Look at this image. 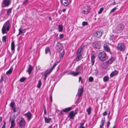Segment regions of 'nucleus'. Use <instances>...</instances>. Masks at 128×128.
I'll list each match as a JSON object with an SVG mask.
<instances>
[{
  "label": "nucleus",
  "instance_id": "1",
  "mask_svg": "<svg viewBox=\"0 0 128 128\" xmlns=\"http://www.w3.org/2000/svg\"><path fill=\"white\" fill-rule=\"evenodd\" d=\"M10 21L7 20L4 23L2 29V34L7 33L10 29Z\"/></svg>",
  "mask_w": 128,
  "mask_h": 128
},
{
  "label": "nucleus",
  "instance_id": "49",
  "mask_svg": "<svg viewBox=\"0 0 128 128\" xmlns=\"http://www.w3.org/2000/svg\"><path fill=\"white\" fill-rule=\"evenodd\" d=\"M107 112L106 111L104 113L102 114V115L103 116H105L107 114Z\"/></svg>",
  "mask_w": 128,
  "mask_h": 128
},
{
  "label": "nucleus",
  "instance_id": "51",
  "mask_svg": "<svg viewBox=\"0 0 128 128\" xmlns=\"http://www.w3.org/2000/svg\"><path fill=\"white\" fill-rule=\"evenodd\" d=\"M101 123L102 124H104L105 122V120L104 119L102 118V120H101Z\"/></svg>",
  "mask_w": 128,
  "mask_h": 128
},
{
  "label": "nucleus",
  "instance_id": "35",
  "mask_svg": "<svg viewBox=\"0 0 128 128\" xmlns=\"http://www.w3.org/2000/svg\"><path fill=\"white\" fill-rule=\"evenodd\" d=\"M7 36H3L2 38V40L3 42H5L6 41Z\"/></svg>",
  "mask_w": 128,
  "mask_h": 128
},
{
  "label": "nucleus",
  "instance_id": "60",
  "mask_svg": "<svg viewBox=\"0 0 128 128\" xmlns=\"http://www.w3.org/2000/svg\"><path fill=\"white\" fill-rule=\"evenodd\" d=\"M66 10V8H64V9H63L62 10V11L63 12H64Z\"/></svg>",
  "mask_w": 128,
  "mask_h": 128
},
{
  "label": "nucleus",
  "instance_id": "54",
  "mask_svg": "<svg viewBox=\"0 0 128 128\" xmlns=\"http://www.w3.org/2000/svg\"><path fill=\"white\" fill-rule=\"evenodd\" d=\"M44 79L45 80L46 79V78H47V76H48V75L47 74H44Z\"/></svg>",
  "mask_w": 128,
  "mask_h": 128
},
{
  "label": "nucleus",
  "instance_id": "15",
  "mask_svg": "<svg viewBox=\"0 0 128 128\" xmlns=\"http://www.w3.org/2000/svg\"><path fill=\"white\" fill-rule=\"evenodd\" d=\"M10 106L12 108L14 112H16V106L15 103L14 102H11L10 104Z\"/></svg>",
  "mask_w": 128,
  "mask_h": 128
},
{
  "label": "nucleus",
  "instance_id": "2",
  "mask_svg": "<svg viewBox=\"0 0 128 128\" xmlns=\"http://www.w3.org/2000/svg\"><path fill=\"white\" fill-rule=\"evenodd\" d=\"M17 122L19 126L21 127H24L26 125V122L22 117L19 118L17 120Z\"/></svg>",
  "mask_w": 128,
  "mask_h": 128
},
{
  "label": "nucleus",
  "instance_id": "47",
  "mask_svg": "<svg viewBox=\"0 0 128 128\" xmlns=\"http://www.w3.org/2000/svg\"><path fill=\"white\" fill-rule=\"evenodd\" d=\"M110 124V121H108V123L107 125V128H108Z\"/></svg>",
  "mask_w": 128,
  "mask_h": 128
},
{
  "label": "nucleus",
  "instance_id": "14",
  "mask_svg": "<svg viewBox=\"0 0 128 128\" xmlns=\"http://www.w3.org/2000/svg\"><path fill=\"white\" fill-rule=\"evenodd\" d=\"M102 34V32L100 31H98L95 34V35L98 38L100 37Z\"/></svg>",
  "mask_w": 128,
  "mask_h": 128
},
{
  "label": "nucleus",
  "instance_id": "55",
  "mask_svg": "<svg viewBox=\"0 0 128 128\" xmlns=\"http://www.w3.org/2000/svg\"><path fill=\"white\" fill-rule=\"evenodd\" d=\"M104 124H101L100 126V128H102V127L103 126Z\"/></svg>",
  "mask_w": 128,
  "mask_h": 128
},
{
  "label": "nucleus",
  "instance_id": "42",
  "mask_svg": "<svg viewBox=\"0 0 128 128\" xmlns=\"http://www.w3.org/2000/svg\"><path fill=\"white\" fill-rule=\"evenodd\" d=\"M28 2V0H25L23 3V4L24 5L26 4Z\"/></svg>",
  "mask_w": 128,
  "mask_h": 128
},
{
  "label": "nucleus",
  "instance_id": "50",
  "mask_svg": "<svg viewBox=\"0 0 128 128\" xmlns=\"http://www.w3.org/2000/svg\"><path fill=\"white\" fill-rule=\"evenodd\" d=\"M60 39L64 37V35L62 34H60Z\"/></svg>",
  "mask_w": 128,
  "mask_h": 128
},
{
  "label": "nucleus",
  "instance_id": "28",
  "mask_svg": "<svg viewBox=\"0 0 128 128\" xmlns=\"http://www.w3.org/2000/svg\"><path fill=\"white\" fill-rule=\"evenodd\" d=\"M11 50L12 51L14 50V41H12L11 43Z\"/></svg>",
  "mask_w": 128,
  "mask_h": 128
},
{
  "label": "nucleus",
  "instance_id": "5",
  "mask_svg": "<svg viewBox=\"0 0 128 128\" xmlns=\"http://www.w3.org/2000/svg\"><path fill=\"white\" fill-rule=\"evenodd\" d=\"M124 28V26L122 24H120L117 26L113 31L117 33L121 32L123 30Z\"/></svg>",
  "mask_w": 128,
  "mask_h": 128
},
{
  "label": "nucleus",
  "instance_id": "19",
  "mask_svg": "<svg viewBox=\"0 0 128 128\" xmlns=\"http://www.w3.org/2000/svg\"><path fill=\"white\" fill-rule=\"evenodd\" d=\"M69 116L70 119H73L74 118L75 116L74 114V111H72L70 112L69 114Z\"/></svg>",
  "mask_w": 128,
  "mask_h": 128
},
{
  "label": "nucleus",
  "instance_id": "57",
  "mask_svg": "<svg viewBox=\"0 0 128 128\" xmlns=\"http://www.w3.org/2000/svg\"><path fill=\"white\" fill-rule=\"evenodd\" d=\"M82 80V78L81 77H80L79 78V82H80V81Z\"/></svg>",
  "mask_w": 128,
  "mask_h": 128
},
{
  "label": "nucleus",
  "instance_id": "11",
  "mask_svg": "<svg viewBox=\"0 0 128 128\" xmlns=\"http://www.w3.org/2000/svg\"><path fill=\"white\" fill-rule=\"evenodd\" d=\"M83 89L82 88H81L78 89L76 96H78L79 98L82 96L83 92Z\"/></svg>",
  "mask_w": 128,
  "mask_h": 128
},
{
  "label": "nucleus",
  "instance_id": "58",
  "mask_svg": "<svg viewBox=\"0 0 128 128\" xmlns=\"http://www.w3.org/2000/svg\"><path fill=\"white\" fill-rule=\"evenodd\" d=\"M77 114V112L75 111L74 112V115L75 116V115L76 114Z\"/></svg>",
  "mask_w": 128,
  "mask_h": 128
},
{
  "label": "nucleus",
  "instance_id": "22",
  "mask_svg": "<svg viewBox=\"0 0 128 128\" xmlns=\"http://www.w3.org/2000/svg\"><path fill=\"white\" fill-rule=\"evenodd\" d=\"M82 57V54H76V60L77 61H78L80 60H81Z\"/></svg>",
  "mask_w": 128,
  "mask_h": 128
},
{
  "label": "nucleus",
  "instance_id": "9",
  "mask_svg": "<svg viewBox=\"0 0 128 128\" xmlns=\"http://www.w3.org/2000/svg\"><path fill=\"white\" fill-rule=\"evenodd\" d=\"M94 44L93 45L96 48H98L100 47V41H96L94 43Z\"/></svg>",
  "mask_w": 128,
  "mask_h": 128
},
{
  "label": "nucleus",
  "instance_id": "27",
  "mask_svg": "<svg viewBox=\"0 0 128 128\" xmlns=\"http://www.w3.org/2000/svg\"><path fill=\"white\" fill-rule=\"evenodd\" d=\"M45 52L46 54H47L48 52H49L50 54V50L49 48L48 47H46L45 49Z\"/></svg>",
  "mask_w": 128,
  "mask_h": 128
},
{
  "label": "nucleus",
  "instance_id": "41",
  "mask_svg": "<svg viewBox=\"0 0 128 128\" xmlns=\"http://www.w3.org/2000/svg\"><path fill=\"white\" fill-rule=\"evenodd\" d=\"M116 7H115L112 10H111V11L110 13V14L112 12H114V11H115V10H116Z\"/></svg>",
  "mask_w": 128,
  "mask_h": 128
},
{
  "label": "nucleus",
  "instance_id": "4",
  "mask_svg": "<svg viewBox=\"0 0 128 128\" xmlns=\"http://www.w3.org/2000/svg\"><path fill=\"white\" fill-rule=\"evenodd\" d=\"M20 112H18L16 116L14 114L13 115V116H10L9 121L11 122V126L10 128H12L15 126V125L14 122L16 116L20 114Z\"/></svg>",
  "mask_w": 128,
  "mask_h": 128
},
{
  "label": "nucleus",
  "instance_id": "20",
  "mask_svg": "<svg viewBox=\"0 0 128 128\" xmlns=\"http://www.w3.org/2000/svg\"><path fill=\"white\" fill-rule=\"evenodd\" d=\"M118 71L115 70L112 72L110 74V76L112 77L113 76L117 74H118Z\"/></svg>",
  "mask_w": 128,
  "mask_h": 128
},
{
  "label": "nucleus",
  "instance_id": "16",
  "mask_svg": "<svg viewBox=\"0 0 128 128\" xmlns=\"http://www.w3.org/2000/svg\"><path fill=\"white\" fill-rule=\"evenodd\" d=\"M10 3V0H4L3 3L5 6H8Z\"/></svg>",
  "mask_w": 128,
  "mask_h": 128
},
{
  "label": "nucleus",
  "instance_id": "37",
  "mask_svg": "<svg viewBox=\"0 0 128 128\" xmlns=\"http://www.w3.org/2000/svg\"><path fill=\"white\" fill-rule=\"evenodd\" d=\"M91 108L89 107L87 108L86 110V111L88 112V115H90L91 112Z\"/></svg>",
  "mask_w": 128,
  "mask_h": 128
},
{
  "label": "nucleus",
  "instance_id": "12",
  "mask_svg": "<svg viewBox=\"0 0 128 128\" xmlns=\"http://www.w3.org/2000/svg\"><path fill=\"white\" fill-rule=\"evenodd\" d=\"M24 115L27 118L28 121H29L32 118V114L30 112H28L24 114Z\"/></svg>",
  "mask_w": 128,
  "mask_h": 128
},
{
  "label": "nucleus",
  "instance_id": "46",
  "mask_svg": "<svg viewBox=\"0 0 128 128\" xmlns=\"http://www.w3.org/2000/svg\"><path fill=\"white\" fill-rule=\"evenodd\" d=\"M56 64H57L56 63H54V65H53L52 67L50 68L51 69H52V70L55 67V66H56Z\"/></svg>",
  "mask_w": 128,
  "mask_h": 128
},
{
  "label": "nucleus",
  "instance_id": "56",
  "mask_svg": "<svg viewBox=\"0 0 128 128\" xmlns=\"http://www.w3.org/2000/svg\"><path fill=\"white\" fill-rule=\"evenodd\" d=\"M50 101L52 102V96H50Z\"/></svg>",
  "mask_w": 128,
  "mask_h": 128
},
{
  "label": "nucleus",
  "instance_id": "25",
  "mask_svg": "<svg viewBox=\"0 0 128 128\" xmlns=\"http://www.w3.org/2000/svg\"><path fill=\"white\" fill-rule=\"evenodd\" d=\"M44 118L46 123H49L51 120V119L50 118H47L45 117H44Z\"/></svg>",
  "mask_w": 128,
  "mask_h": 128
},
{
  "label": "nucleus",
  "instance_id": "62",
  "mask_svg": "<svg viewBox=\"0 0 128 128\" xmlns=\"http://www.w3.org/2000/svg\"><path fill=\"white\" fill-rule=\"evenodd\" d=\"M48 128H52V126L51 125Z\"/></svg>",
  "mask_w": 128,
  "mask_h": 128
},
{
  "label": "nucleus",
  "instance_id": "29",
  "mask_svg": "<svg viewBox=\"0 0 128 128\" xmlns=\"http://www.w3.org/2000/svg\"><path fill=\"white\" fill-rule=\"evenodd\" d=\"M52 69L50 68V69H48L47 70L45 73H44L45 74L48 75L49 74H50V72L52 71Z\"/></svg>",
  "mask_w": 128,
  "mask_h": 128
},
{
  "label": "nucleus",
  "instance_id": "53",
  "mask_svg": "<svg viewBox=\"0 0 128 128\" xmlns=\"http://www.w3.org/2000/svg\"><path fill=\"white\" fill-rule=\"evenodd\" d=\"M84 123L82 122V123H80V127H83V126L84 125Z\"/></svg>",
  "mask_w": 128,
  "mask_h": 128
},
{
  "label": "nucleus",
  "instance_id": "26",
  "mask_svg": "<svg viewBox=\"0 0 128 128\" xmlns=\"http://www.w3.org/2000/svg\"><path fill=\"white\" fill-rule=\"evenodd\" d=\"M83 49V48L82 47L80 48L77 50L76 54H82L81 52Z\"/></svg>",
  "mask_w": 128,
  "mask_h": 128
},
{
  "label": "nucleus",
  "instance_id": "6",
  "mask_svg": "<svg viewBox=\"0 0 128 128\" xmlns=\"http://www.w3.org/2000/svg\"><path fill=\"white\" fill-rule=\"evenodd\" d=\"M90 8L89 6H84L82 10L83 13L85 14H87L90 12Z\"/></svg>",
  "mask_w": 128,
  "mask_h": 128
},
{
  "label": "nucleus",
  "instance_id": "48",
  "mask_svg": "<svg viewBox=\"0 0 128 128\" xmlns=\"http://www.w3.org/2000/svg\"><path fill=\"white\" fill-rule=\"evenodd\" d=\"M4 80V78L2 76H1L0 80V82H2Z\"/></svg>",
  "mask_w": 128,
  "mask_h": 128
},
{
  "label": "nucleus",
  "instance_id": "31",
  "mask_svg": "<svg viewBox=\"0 0 128 128\" xmlns=\"http://www.w3.org/2000/svg\"><path fill=\"white\" fill-rule=\"evenodd\" d=\"M109 79V78L107 76H106L103 78V81L104 82H107Z\"/></svg>",
  "mask_w": 128,
  "mask_h": 128
},
{
  "label": "nucleus",
  "instance_id": "33",
  "mask_svg": "<svg viewBox=\"0 0 128 128\" xmlns=\"http://www.w3.org/2000/svg\"><path fill=\"white\" fill-rule=\"evenodd\" d=\"M12 68H10L8 71L6 72V74L7 75L10 74L12 72Z\"/></svg>",
  "mask_w": 128,
  "mask_h": 128
},
{
  "label": "nucleus",
  "instance_id": "10",
  "mask_svg": "<svg viewBox=\"0 0 128 128\" xmlns=\"http://www.w3.org/2000/svg\"><path fill=\"white\" fill-rule=\"evenodd\" d=\"M62 3L64 6H67L69 4V0H61Z\"/></svg>",
  "mask_w": 128,
  "mask_h": 128
},
{
  "label": "nucleus",
  "instance_id": "23",
  "mask_svg": "<svg viewBox=\"0 0 128 128\" xmlns=\"http://www.w3.org/2000/svg\"><path fill=\"white\" fill-rule=\"evenodd\" d=\"M104 49L107 52H110V49L109 48L108 45L106 44H104Z\"/></svg>",
  "mask_w": 128,
  "mask_h": 128
},
{
  "label": "nucleus",
  "instance_id": "38",
  "mask_svg": "<svg viewBox=\"0 0 128 128\" xmlns=\"http://www.w3.org/2000/svg\"><path fill=\"white\" fill-rule=\"evenodd\" d=\"M26 78H25L22 77L20 79L19 81L21 82H23L26 80Z\"/></svg>",
  "mask_w": 128,
  "mask_h": 128
},
{
  "label": "nucleus",
  "instance_id": "3",
  "mask_svg": "<svg viewBox=\"0 0 128 128\" xmlns=\"http://www.w3.org/2000/svg\"><path fill=\"white\" fill-rule=\"evenodd\" d=\"M98 56L99 60L102 61L106 60L107 57L106 55L104 52H100L98 54Z\"/></svg>",
  "mask_w": 128,
  "mask_h": 128
},
{
  "label": "nucleus",
  "instance_id": "34",
  "mask_svg": "<svg viewBox=\"0 0 128 128\" xmlns=\"http://www.w3.org/2000/svg\"><path fill=\"white\" fill-rule=\"evenodd\" d=\"M42 84L41 80H39L38 81V83L37 86V87L38 88H40L42 85Z\"/></svg>",
  "mask_w": 128,
  "mask_h": 128
},
{
  "label": "nucleus",
  "instance_id": "64",
  "mask_svg": "<svg viewBox=\"0 0 128 128\" xmlns=\"http://www.w3.org/2000/svg\"><path fill=\"white\" fill-rule=\"evenodd\" d=\"M44 113L45 114H46V109H45V108H44Z\"/></svg>",
  "mask_w": 128,
  "mask_h": 128
},
{
  "label": "nucleus",
  "instance_id": "13",
  "mask_svg": "<svg viewBox=\"0 0 128 128\" xmlns=\"http://www.w3.org/2000/svg\"><path fill=\"white\" fill-rule=\"evenodd\" d=\"M96 54H91V62L92 63V65H93L94 62V60L96 57Z\"/></svg>",
  "mask_w": 128,
  "mask_h": 128
},
{
  "label": "nucleus",
  "instance_id": "43",
  "mask_svg": "<svg viewBox=\"0 0 128 128\" xmlns=\"http://www.w3.org/2000/svg\"><path fill=\"white\" fill-rule=\"evenodd\" d=\"M82 24L83 26H84L86 25H87L88 23L87 22H82Z\"/></svg>",
  "mask_w": 128,
  "mask_h": 128
},
{
  "label": "nucleus",
  "instance_id": "61",
  "mask_svg": "<svg viewBox=\"0 0 128 128\" xmlns=\"http://www.w3.org/2000/svg\"><path fill=\"white\" fill-rule=\"evenodd\" d=\"M5 127V125L4 124V125L2 127V128H4Z\"/></svg>",
  "mask_w": 128,
  "mask_h": 128
},
{
  "label": "nucleus",
  "instance_id": "52",
  "mask_svg": "<svg viewBox=\"0 0 128 128\" xmlns=\"http://www.w3.org/2000/svg\"><path fill=\"white\" fill-rule=\"evenodd\" d=\"M114 36L113 35H112L110 36V40H112L113 39V38H114Z\"/></svg>",
  "mask_w": 128,
  "mask_h": 128
},
{
  "label": "nucleus",
  "instance_id": "44",
  "mask_svg": "<svg viewBox=\"0 0 128 128\" xmlns=\"http://www.w3.org/2000/svg\"><path fill=\"white\" fill-rule=\"evenodd\" d=\"M88 80L89 81L91 82L93 81L94 78L90 76Z\"/></svg>",
  "mask_w": 128,
  "mask_h": 128
},
{
  "label": "nucleus",
  "instance_id": "17",
  "mask_svg": "<svg viewBox=\"0 0 128 128\" xmlns=\"http://www.w3.org/2000/svg\"><path fill=\"white\" fill-rule=\"evenodd\" d=\"M115 58L114 57H112L110 58L107 62V64H111L114 60Z\"/></svg>",
  "mask_w": 128,
  "mask_h": 128
},
{
  "label": "nucleus",
  "instance_id": "63",
  "mask_svg": "<svg viewBox=\"0 0 128 128\" xmlns=\"http://www.w3.org/2000/svg\"><path fill=\"white\" fill-rule=\"evenodd\" d=\"M116 4V2L115 1H114V2L112 3V4L113 5H114Z\"/></svg>",
  "mask_w": 128,
  "mask_h": 128
},
{
  "label": "nucleus",
  "instance_id": "24",
  "mask_svg": "<svg viewBox=\"0 0 128 128\" xmlns=\"http://www.w3.org/2000/svg\"><path fill=\"white\" fill-rule=\"evenodd\" d=\"M72 108L71 107L67 108L62 110V111L64 112H66L70 110Z\"/></svg>",
  "mask_w": 128,
  "mask_h": 128
},
{
  "label": "nucleus",
  "instance_id": "59",
  "mask_svg": "<svg viewBox=\"0 0 128 128\" xmlns=\"http://www.w3.org/2000/svg\"><path fill=\"white\" fill-rule=\"evenodd\" d=\"M8 81L7 79V78H6L4 80V82H7Z\"/></svg>",
  "mask_w": 128,
  "mask_h": 128
},
{
  "label": "nucleus",
  "instance_id": "18",
  "mask_svg": "<svg viewBox=\"0 0 128 128\" xmlns=\"http://www.w3.org/2000/svg\"><path fill=\"white\" fill-rule=\"evenodd\" d=\"M79 74V72L78 71L76 72H75L74 71H72L70 72L68 74H71L73 76H76L78 75Z\"/></svg>",
  "mask_w": 128,
  "mask_h": 128
},
{
  "label": "nucleus",
  "instance_id": "36",
  "mask_svg": "<svg viewBox=\"0 0 128 128\" xmlns=\"http://www.w3.org/2000/svg\"><path fill=\"white\" fill-rule=\"evenodd\" d=\"M12 10V8H10L8 10L7 12V14L8 16L10 15V13H11Z\"/></svg>",
  "mask_w": 128,
  "mask_h": 128
},
{
  "label": "nucleus",
  "instance_id": "40",
  "mask_svg": "<svg viewBox=\"0 0 128 128\" xmlns=\"http://www.w3.org/2000/svg\"><path fill=\"white\" fill-rule=\"evenodd\" d=\"M94 74L96 75L98 74V72L97 70H94Z\"/></svg>",
  "mask_w": 128,
  "mask_h": 128
},
{
  "label": "nucleus",
  "instance_id": "45",
  "mask_svg": "<svg viewBox=\"0 0 128 128\" xmlns=\"http://www.w3.org/2000/svg\"><path fill=\"white\" fill-rule=\"evenodd\" d=\"M18 30H19L18 34H20L22 33L23 32H22V30L21 29V28H20Z\"/></svg>",
  "mask_w": 128,
  "mask_h": 128
},
{
  "label": "nucleus",
  "instance_id": "30",
  "mask_svg": "<svg viewBox=\"0 0 128 128\" xmlns=\"http://www.w3.org/2000/svg\"><path fill=\"white\" fill-rule=\"evenodd\" d=\"M65 52L64 50H63L62 52L60 53L59 55V57L61 58H62Z\"/></svg>",
  "mask_w": 128,
  "mask_h": 128
},
{
  "label": "nucleus",
  "instance_id": "32",
  "mask_svg": "<svg viewBox=\"0 0 128 128\" xmlns=\"http://www.w3.org/2000/svg\"><path fill=\"white\" fill-rule=\"evenodd\" d=\"M63 27L62 25H59L58 26V30L59 32H61L63 29Z\"/></svg>",
  "mask_w": 128,
  "mask_h": 128
},
{
  "label": "nucleus",
  "instance_id": "39",
  "mask_svg": "<svg viewBox=\"0 0 128 128\" xmlns=\"http://www.w3.org/2000/svg\"><path fill=\"white\" fill-rule=\"evenodd\" d=\"M104 10V8L103 7L100 8L98 12V13L99 14H101Z\"/></svg>",
  "mask_w": 128,
  "mask_h": 128
},
{
  "label": "nucleus",
  "instance_id": "7",
  "mask_svg": "<svg viewBox=\"0 0 128 128\" xmlns=\"http://www.w3.org/2000/svg\"><path fill=\"white\" fill-rule=\"evenodd\" d=\"M118 50L122 51H124L125 48V46L123 43H120L118 45L117 47Z\"/></svg>",
  "mask_w": 128,
  "mask_h": 128
},
{
  "label": "nucleus",
  "instance_id": "8",
  "mask_svg": "<svg viewBox=\"0 0 128 128\" xmlns=\"http://www.w3.org/2000/svg\"><path fill=\"white\" fill-rule=\"evenodd\" d=\"M56 50L59 52H60L62 50V45L60 43H58L55 47Z\"/></svg>",
  "mask_w": 128,
  "mask_h": 128
},
{
  "label": "nucleus",
  "instance_id": "21",
  "mask_svg": "<svg viewBox=\"0 0 128 128\" xmlns=\"http://www.w3.org/2000/svg\"><path fill=\"white\" fill-rule=\"evenodd\" d=\"M33 67L30 64H29L28 68V72L29 74H30L33 70Z\"/></svg>",
  "mask_w": 128,
  "mask_h": 128
}]
</instances>
